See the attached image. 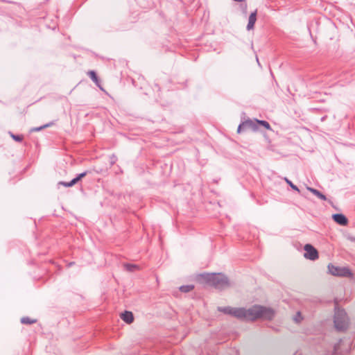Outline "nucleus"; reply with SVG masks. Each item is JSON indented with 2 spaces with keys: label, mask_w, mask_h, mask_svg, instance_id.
<instances>
[{
  "label": "nucleus",
  "mask_w": 355,
  "mask_h": 355,
  "mask_svg": "<svg viewBox=\"0 0 355 355\" xmlns=\"http://www.w3.org/2000/svg\"><path fill=\"white\" fill-rule=\"evenodd\" d=\"M89 173L88 171H85L81 173H79L76 175V178H73L75 184H77L80 180H81L83 178H85Z\"/></svg>",
  "instance_id": "nucleus-16"
},
{
  "label": "nucleus",
  "mask_w": 355,
  "mask_h": 355,
  "mask_svg": "<svg viewBox=\"0 0 355 355\" xmlns=\"http://www.w3.org/2000/svg\"><path fill=\"white\" fill-rule=\"evenodd\" d=\"M307 190H309L310 192H311L313 195L317 196L320 200H327L326 196L324 195L319 190H318L316 189H314V188H312V187H307Z\"/></svg>",
  "instance_id": "nucleus-12"
},
{
  "label": "nucleus",
  "mask_w": 355,
  "mask_h": 355,
  "mask_svg": "<svg viewBox=\"0 0 355 355\" xmlns=\"http://www.w3.org/2000/svg\"><path fill=\"white\" fill-rule=\"evenodd\" d=\"M121 318L127 324H131L134 321L133 313L129 311H125L121 313Z\"/></svg>",
  "instance_id": "nucleus-11"
},
{
  "label": "nucleus",
  "mask_w": 355,
  "mask_h": 355,
  "mask_svg": "<svg viewBox=\"0 0 355 355\" xmlns=\"http://www.w3.org/2000/svg\"><path fill=\"white\" fill-rule=\"evenodd\" d=\"M345 340L340 339L339 341L334 345L333 355H345L350 350L349 342H347L345 351L341 350V347L344 345Z\"/></svg>",
  "instance_id": "nucleus-7"
},
{
  "label": "nucleus",
  "mask_w": 355,
  "mask_h": 355,
  "mask_svg": "<svg viewBox=\"0 0 355 355\" xmlns=\"http://www.w3.org/2000/svg\"><path fill=\"white\" fill-rule=\"evenodd\" d=\"M334 322L336 330L343 331L347 329L348 318L347 313L344 309H338L335 311Z\"/></svg>",
  "instance_id": "nucleus-3"
},
{
  "label": "nucleus",
  "mask_w": 355,
  "mask_h": 355,
  "mask_svg": "<svg viewBox=\"0 0 355 355\" xmlns=\"http://www.w3.org/2000/svg\"><path fill=\"white\" fill-rule=\"evenodd\" d=\"M116 160L117 157L115 155L113 154L110 157V163L112 166L116 163Z\"/></svg>",
  "instance_id": "nucleus-22"
},
{
  "label": "nucleus",
  "mask_w": 355,
  "mask_h": 355,
  "mask_svg": "<svg viewBox=\"0 0 355 355\" xmlns=\"http://www.w3.org/2000/svg\"><path fill=\"white\" fill-rule=\"evenodd\" d=\"M305 251L304 257L309 260L315 261L318 259V252L311 244L307 243L304 245Z\"/></svg>",
  "instance_id": "nucleus-5"
},
{
  "label": "nucleus",
  "mask_w": 355,
  "mask_h": 355,
  "mask_svg": "<svg viewBox=\"0 0 355 355\" xmlns=\"http://www.w3.org/2000/svg\"><path fill=\"white\" fill-rule=\"evenodd\" d=\"M257 10L250 13L248 19V23L246 27L248 31H250L254 28L255 22L257 21Z\"/></svg>",
  "instance_id": "nucleus-10"
},
{
  "label": "nucleus",
  "mask_w": 355,
  "mask_h": 355,
  "mask_svg": "<svg viewBox=\"0 0 355 355\" xmlns=\"http://www.w3.org/2000/svg\"><path fill=\"white\" fill-rule=\"evenodd\" d=\"M58 185H62L65 187H71L74 186L76 184L73 179L70 182H64V181H60L58 184Z\"/></svg>",
  "instance_id": "nucleus-19"
},
{
  "label": "nucleus",
  "mask_w": 355,
  "mask_h": 355,
  "mask_svg": "<svg viewBox=\"0 0 355 355\" xmlns=\"http://www.w3.org/2000/svg\"><path fill=\"white\" fill-rule=\"evenodd\" d=\"M37 322L35 319H31L29 317H23L21 318V322L24 324H32Z\"/></svg>",
  "instance_id": "nucleus-15"
},
{
  "label": "nucleus",
  "mask_w": 355,
  "mask_h": 355,
  "mask_svg": "<svg viewBox=\"0 0 355 355\" xmlns=\"http://www.w3.org/2000/svg\"><path fill=\"white\" fill-rule=\"evenodd\" d=\"M285 182L291 187V188L297 192H300L299 188L295 185L290 180H288L287 178H284Z\"/></svg>",
  "instance_id": "nucleus-20"
},
{
  "label": "nucleus",
  "mask_w": 355,
  "mask_h": 355,
  "mask_svg": "<svg viewBox=\"0 0 355 355\" xmlns=\"http://www.w3.org/2000/svg\"><path fill=\"white\" fill-rule=\"evenodd\" d=\"M349 240H350L351 241H352V242H354V243H355V237H353V236L349 237Z\"/></svg>",
  "instance_id": "nucleus-24"
},
{
  "label": "nucleus",
  "mask_w": 355,
  "mask_h": 355,
  "mask_svg": "<svg viewBox=\"0 0 355 355\" xmlns=\"http://www.w3.org/2000/svg\"><path fill=\"white\" fill-rule=\"evenodd\" d=\"M247 129L257 131L258 130V125H257L256 121H254L251 119H248L245 121H243L239 125L237 132L241 133L242 131Z\"/></svg>",
  "instance_id": "nucleus-6"
},
{
  "label": "nucleus",
  "mask_w": 355,
  "mask_h": 355,
  "mask_svg": "<svg viewBox=\"0 0 355 355\" xmlns=\"http://www.w3.org/2000/svg\"><path fill=\"white\" fill-rule=\"evenodd\" d=\"M53 125V122H50L49 123H46L44 125H42V126H40V127H37V128H33L31 131H33V132H38V131H40L47 127H50L51 125Z\"/></svg>",
  "instance_id": "nucleus-21"
},
{
  "label": "nucleus",
  "mask_w": 355,
  "mask_h": 355,
  "mask_svg": "<svg viewBox=\"0 0 355 355\" xmlns=\"http://www.w3.org/2000/svg\"><path fill=\"white\" fill-rule=\"evenodd\" d=\"M255 121H256V123L257 125H259L263 126L264 128H266L267 130H271V126L268 121H264V120H259V119H255Z\"/></svg>",
  "instance_id": "nucleus-13"
},
{
  "label": "nucleus",
  "mask_w": 355,
  "mask_h": 355,
  "mask_svg": "<svg viewBox=\"0 0 355 355\" xmlns=\"http://www.w3.org/2000/svg\"><path fill=\"white\" fill-rule=\"evenodd\" d=\"M199 279L216 289L223 291L230 286L228 277L223 273H203Z\"/></svg>",
  "instance_id": "nucleus-2"
},
{
  "label": "nucleus",
  "mask_w": 355,
  "mask_h": 355,
  "mask_svg": "<svg viewBox=\"0 0 355 355\" xmlns=\"http://www.w3.org/2000/svg\"><path fill=\"white\" fill-rule=\"evenodd\" d=\"M2 2L8 3H14L15 2L12 1H8V0H0Z\"/></svg>",
  "instance_id": "nucleus-23"
},
{
  "label": "nucleus",
  "mask_w": 355,
  "mask_h": 355,
  "mask_svg": "<svg viewBox=\"0 0 355 355\" xmlns=\"http://www.w3.org/2000/svg\"><path fill=\"white\" fill-rule=\"evenodd\" d=\"M124 268L129 272H134L136 269L139 268V266L135 264L125 263Z\"/></svg>",
  "instance_id": "nucleus-18"
},
{
  "label": "nucleus",
  "mask_w": 355,
  "mask_h": 355,
  "mask_svg": "<svg viewBox=\"0 0 355 355\" xmlns=\"http://www.w3.org/2000/svg\"><path fill=\"white\" fill-rule=\"evenodd\" d=\"M194 288V286L192 284L183 285L180 287V291L182 293H188Z\"/></svg>",
  "instance_id": "nucleus-17"
},
{
  "label": "nucleus",
  "mask_w": 355,
  "mask_h": 355,
  "mask_svg": "<svg viewBox=\"0 0 355 355\" xmlns=\"http://www.w3.org/2000/svg\"><path fill=\"white\" fill-rule=\"evenodd\" d=\"M327 119V116H324L321 118V121H324Z\"/></svg>",
  "instance_id": "nucleus-25"
},
{
  "label": "nucleus",
  "mask_w": 355,
  "mask_h": 355,
  "mask_svg": "<svg viewBox=\"0 0 355 355\" xmlns=\"http://www.w3.org/2000/svg\"><path fill=\"white\" fill-rule=\"evenodd\" d=\"M218 311L243 321L253 322L257 319L272 320L275 315L273 309L258 304H255L249 309L218 306Z\"/></svg>",
  "instance_id": "nucleus-1"
},
{
  "label": "nucleus",
  "mask_w": 355,
  "mask_h": 355,
  "mask_svg": "<svg viewBox=\"0 0 355 355\" xmlns=\"http://www.w3.org/2000/svg\"><path fill=\"white\" fill-rule=\"evenodd\" d=\"M9 135L10 137L17 142H21L24 139V136L22 135H15L11 131L8 132Z\"/></svg>",
  "instance_id": "nucleus-14"
},
{
  "label": "nucleus",
  "mask_w": 355,
  "mask_h": 355,
  "mask_svg": "<svg viewBox=\"0 0 355 355\" xmlns=\"http://www.w3.org/2000/svg\"><path fill=\"white\" fill-rule=\"evenodd\" d=\"M327 268L329 273L334 276L347 277L352 275L351 270L347 267H339L329 263Z\"/></svg>",
  "instance_id": "nucleus-4"
},
{
  "label": "nucleus",
  "mask_w": 355,
  "mask_h": 355,
  "mask_svg": "<svg viewBox=\"0 0 355 355\" xmlns=\"http://www.w3.org/2000/svg\"><path fill=\"white\" fill-rule=\"evenodd\" d=\"M87 74L89 77L92 79V80L96 84V85L101 90H103V88L101 87V80L98 77L96 71L90 70L87 72Z\"/></svg>",
  "instance_id": "nucleus-9"
},
{
  "label": "nucleus",
  "mask_w": 355,
  "mask_h": 355,
  "mask_svg": "<svg viewBox=\"0 0 355 355\" xmlns=\"http://www.w3.org/2000/svg\"><path fill=\"white\" fill-rule=\"evenodd\" d=\"M332 218L340 225L345 226L348 224L347 218L343 214H334L332 215Z\"/></svg>",
  "instance_id": "nucleus-8"
},
{
  "label": "nucleus",
  "mask_w": 355,
  "mask_h": 355,
  "mask_svg": "<svg viewBox=\"0 0 355 355\" xmlns=\"http://www.w3.org/2000/svg\"><path fill=\"white\" fill-rule=\"evenodd\" d=\"M74 264V262H71L69 266H73Z\"/></svg>",
  "instance_id": "nucleus-26"
}]
</instances>
